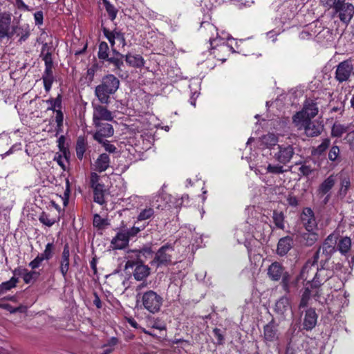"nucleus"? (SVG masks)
I'll return each instance as SVG.
<instances>
[{
  "mask_svg": "<svg viewBox=\"0 0 354 354\" xmlns=\"http://www.w3.org/2000/svg\"><path fill=\"white\" fill-rule=\"evenodd\" d=\"M120 82L113 75L104 76L101 84L95 87V95L102 104H108L110 95L113 94L119 88Z\"/></svg>",
  "mask_w": 354,
  "mask_h": 354,
  "instance_id": "f257e3e1",
  "label": "nucleus"
},
{
  "mask_svg": "<svg viewBox=\"0 0 354 354\" xmlns=\"http://www.w3.org/2000/svg\"><path fill=\"white\" fill-rule=\"evenodd\" d=\"M175 256L174 246L171 243H166L156 252L151 265L156 267L168 266L173 263V259Z\"/></svg>",
  "mask_w": 354,
  "mask_h": 354,
  "instance_id": "f03ea898",
  "label": "nucleus"
},
{
  "mask_svg": "<svg viewBox=\"0 0 354 354\" xmlns=\"http://www.w3.org/2000/svg\"><path fill=\"white\" fill-rule=\"evenodd\" d=\"M142 307L152 314L158 313L162 305L163 299L153 290L144 292L140 297Z\"/></svg>",
  "mask_w": 354,
  "mask_h": 354,
  "instance_id": "7ed1b4c3",
  "label": "nucleus"
},
{
  "mask_svg": "<svg viewBox=\"0 0 354 354\" xmlns=\"http://www.w3.org/2000/svg\"><path fill=\"white\" fill-rule=\"evenodd\" d=\"M202 25L207 31V35H209V41L212 49L218 46L230 48L229 46L225 45L227 40L232 39L228 33L223 32L221 35H218L216 27L210 23H203Z\"/></svg>",
  "mask_w": 354,
  "mask_h": 354,
  "instance_id": "20e7f679",
  "label": "nucleus"
},
{
  "mask_svg": "<svg viewBox=\"0 0 354 354\" xmlns=\"http://www.w3.org/2000/svg\"><path fill=\"white\" fill-rule=\"evenodd\" d=\"M267 274L272 281H278L281 279L283 289L286 292L289 291L290 276L288 272L285 271L284 268L279 262L275 261L271 263L268 268Z\"/></svg>",
  "mask_w": 354,
  "mask_h": 354,
  "instance_id": "39448f33",
  "label": "nucleus"
},
{
  "mask_svg": "<svg viewBox=\"0 0 354 354\" xmlns=\"http://www.w3.org/2000/svg\"><path fill=\"white\" fill-rule=\"evenodd\" d=\"M153 252L151 248L145 247L142 250H133L127 252L126 268H132L135 265L144 263L148 258L152 257Z\"/></svg>",
  "mask_w": 354,
  "mask_h": 354,
  "instance_id": "423d86ee",
  "label": "nucleus"
},
{
  "mask_svg": "<svg viewBox=\"0 0 354 354\" xmlns=\"http://www.w3.org/2000/svg\"><path fill=\"white\" fill-rule=\"evenodd\" d=\"M270 154L279 164L286 165L292 159L295 151L291 145H277L275 151H271Z\"/></svg>",
  "mask_w": 354,
  "mask_h": 354,
  "instance_id": "0eeeda50",
  "label": "nucleus"
},
{
  "mask_svg": "<svg viewBox=\"0 0 354 354\" xmlns=\"http://www.w3.org/2000/svg\"><path fill=\"white\" fill-rule=\"evenodd\" d=\"M318 113L317 104L312 100H306L302 110L297 112L293 117V122L301 123V120L312 119Z\"/></svg>",
  "mask_w": 354,
  "mask_h": 354,
  "instance_id": "6e6552de",
  "label": "nucleus"
},
{
  "mask_svg": "<svg viewBox=\"0 0 354 354\" xmlns=\"http://www.w3.org/2000/svg\"><path fill=\"white\" fill-rule=\"evenodd\" d=\"M336 14L340 21L344 24H348L354 15V6L349 3H346L343 1L338 0L334 8Z\"/></svg>",
  "mask_w": 354,
  "mask_h": 354,
  "instance_id": "1a4fd4ad",
  "label": "nucleus"
},
{
  "mask_svg": "<svg viewBox=\"0 0 354 354\" xmlns=\"http://www.w3.org/2000/svg\"><path fill=\"white\" fill-rule=\"evenodd\" d=\"M320 256V250H317V252L314 254L313 261H308L304 266L299 275V278L307 281L308 286L312 283L311 277H314L315 274L316 270H317V267L315 266V263H317L318 259Z\"/></svg>",
  "mask_w": 354,
  "mask_h": 354,
  "instance_id": "9d476101",
  "label": "nucleus"
},
{
  "mask_svg": "<svg viewBox=\"0 0 354 354\" xmlns=\"http://www.w3.org/2000/svg\"><path fill=\"white\" fill-rule=\"evenodd\" d=\"M353 73V64L351 59L340 62L336 68L335 79L339 82H346Z\"/></svg>",
  "mask_w": 354,
  "mask_h": 354,
  "instance_id": "9b49d317",
  "label": "nucleus"
},
{
  "mask_svg": "<svg viewBox=\"0 0 354 354\" xmlns=\"http://www.w3.org/2000/svg\"><path fill=\"white\" fill-rule=\"evenodd\" d=\"M301 123L294 122L298 129H304L307 136L314 137L319 135L322 131V126L311 119L301 120Z\"/></svg>",
  "mask_w": 354,
  "mask_h": 354,
  "instance_id": "f8f14e48",
  "label": "nucleus"
},
{
  "mask_svg": "<svg viewBox=\"0 0 354 354\" xmlns=\"http://www.w3.org/2000/svg\"><path fill=\"white\" fill-rule=\"evenodd\" d=\"M93 120L95 127H100L101 120L111 121L113 120L112 113L106 107L93 103Z\"/></svg>",
  "mask_w": 354,
  "mask_h": 354,
  "instance_id": "ddd939ff",
  "label": "nucleus"
},
{
  "mask_svg": "<svg viewBox=\"0 0 354 354\" xmlns=\"http://www.w3.org/2000/svg\"><path fill=\"white\" fill-rule=\"evenodd\" d=\"M313 295L315 300L318 301L321 304L326 303V299L324 298L323 300L321 299L319 295V290L315 289L314 286L311 287L310 284L308 286L306 284L305 290L301 295V301L299 305V309L307 306L310 296Z\"/></svg>",
  "mask_w": 354,
  "mask_h": 354,
  "instance_id": "4468645a",
  "label": "nucleus"
},
{
  "mask_svg": "<svg viewBox=\"0 0 354 354\" xmlns=\"http://www.w3.org/2000/svg\"><path fill=\"white\" fill-rule=\"evenodd\" d=\"M337 237L333 234L328 236L322 247L318 250L322 251V255L325 256V261L328 260L331 255L335 252Z\"/></svg>",
  "mask_w": 354,
  "mask_h": 354,
  "instance_id": "2eb2a0df",
  "label": "nucleus"
},
{
  "mask_svg": "<svg viewBox=\"0 0 354 354\" xmlns=\"http://www.w3.org/2000/svg\"><path fill=\"white\" fill-rule=\"evenodd\" d=\"M301 219L308 232L315 231L317 229V222L313 212L310 208L306 207L304 209Z\"/></svg>",
  "mask_w": 354,
  "mask_h": 354,
  "instance_id": "dca6fc26",
  "label": "nucleus"
},
{
  "mask_svg": "<svg viewBox=\"0 0 354 354\" xmlns=\"http://www.w3.org/2000/svg\"><path fill=\"white\" fill-rule=\"evenodd\" d=\"M332 272L328 269H326L322 266L320 269L316 270L315 274L313 277L312 283L310 286H314L315 289H318L322 283L326 281L329 278L332 277Z\"/></svg>",
  "mask_w": 354,
  "mask_h": 354,
  "instance_id": "f3484780",
  "label": "nucleus"
},
{
  "mask_svg": "<svg viewBox=\"0 0 354 354\" xmlns=\"http://www.w3.org/2000/svg\"><path fill=\"white\" fill-rule=\"evenodd\" d=\"M103 33H104V35L105 36V37L110 42L111 47H113L114 46V44L115 43V40L119 41V43L122 45V47L125 46L126 41H125L124 35L121 31H120L117 29H115V30L111 31L109 29L104 28Z\"/></svg>",
  "mask_w": 354,
  "mask_h": 354,
  "instance_id": "a211bd4d",
  "label": "nucleus"
},
{
  "mask_svg": "<svg viewBox=\"0 0 354 354\" xmlns=\"http://www.w3.org/2000/svg\"><path fill=\"white\" fill-rule=\"evenodd\" d=\"M264 339L267 342H274L279 338L278 325L272 320L264 327Z\"/></svg>",
  "mask_w": 354,
  "mask_h": 354,
  "instance_id": "6ab92c4d",
  "label": "nucleus"
},
{
  "mask_svg": "<svg viewBox=\"0 0 354 354\" xmlns=\"http://www.w3.org/2000/svg\"><path fill=\"white\" fill-rule=\"evenodd\" d=\"M98 131L94 134V138L99 142H102L105 138L113 135L114 130L111 124L106 123L100 124Z\"/></svg>",
  "mask_w": 354,
  "mask_h": 354,
  "instance_id": "aec40b11",
  "label": "nucleus"
},
{
  "mask_svg": "<svg viewBox=\"0 0 354 354\" xmlns=\"http://www.w3.org/2000/svg\"><path fill=\"white\" fill-rule=\"evenodd\" d=\"M11 23L10 15L6 12L0 13V42L6 37H8L10 26Z\"/></svg>",
  "mask_w": 354,
  "mask_h": 354,
  "instance_id": "412c9836",
  "label": "nucleus"
},
{
  "mask_svg": "<svg viewBox=\"0 0 354 354\" xmlns=\"http://www.w3.org/2000/svg\"><path fill=\"white\" fill-rule=\"evenodd\" d=\"M129 242L128 235L122 230H120L111 241V245L114 249L121 250L126 248Z\"/></svg>",
  "mask_w": 354,
  "mask_h": 354,
  "instance_id": "4be33fe9",
  "label": "nucleus"
},
{
  "mask_svg": "<svg viewBox=\"0 0 354 354\" xmlns=\"http://www.w3.org/2000/svg\"><path fill=\"white\" fill-rule=\"evenodd\" d=\"M275 312L285 316L288 312H291V306L287 297H282L277 301L274 307Z\"/></svg>",
  "mask_w": 354,
  "mask_h": 354,
  "instance_id": "5701e85b",
  "label": "nucleus"
},
{
  "mask_svg": "<svg viewBox=\"0 0 354 354\" xmlns=\"http://www.w3.org/2000/svg\"><path fill=\"white\" fill-rule=\"evenodd\" d=\"M317 315L315 310L313 308H309L306 311V314L304 319V328L307 330L313 329L317 324Z\"/></svg>",
  "mask_w": 354,
  "mask_h": 354,
  "instance_id": "b1692460",
  "label": "nucleus"
},
{
  "mask_svg": "<svg viewBox=\"0 0 354 354\" xmlns=\"http://www.w3.org/2000/svg\"><path fill=\"white\" fill-rule=\"evenodd\" d=\"M261 146L265 148L270 149L271 151H275L277 145L278 139L277 137L273 133H268L263 136L260 140Z\"/></svg>",
  "mask_w": 354,
  "mask_h": 354,
  "instance_id": "393cba45",
  "label": "nucleus"
},
{
  "mask_svg": "<svg viewBox=\"0 0 354 354\" xmlns=\"http://www.w3.org/2000/svg\"><path fill=\"white\" fill-rule=\"evenodd\" d=\"M110 165V158L106 153L99 156L94 163V169L98 172L106 171Z\"/></svg>",
  "mask_w": 354,
  "mask_h": 354,
  "instance_id": "a878e982",
  "label": "nucleus"
},
{
  "mask_svg": "<svg viewBox=\"0 0 354 354\" xmlns=\"http://www.w3.org/2000/svg\"><path fill=\"white\" fill-rule=\"evenodd\" d=\"M70 250L68 245L64 248L60 262V272L65 278L69 269Z\"/></svg>",
  "mask_w": 354,
  "mask_h": 354,
  "instance_id": "bb28decb",
  "label": "nucleus"
},
{
  "mask_svg": "<svg viewBox=\"0 0 354 354\" xmlns=\"http://www.w3.org/2000/svg\"><path fill=\"white\" fill-rule=\"evenodd\" d=\"M257 171L261 173H270L272 174H283L286 171L283 169V165L281 164L272 165L269 163L268 165H261L257 169Z\"/></svg>",
  "mask_w": 354,
  "mask_h": 354,
  "instance_id": "cd10ccee",
  "label": "nucleus"
},
{
  "mask_svg": "<svg viewBox=\"0 0 354 354\" xmlns=\"http://www.w3.org/2000/svg\"><path fill=\"white\" fill-rule=\"evenodd\" d=\"M292 245V239L290 236L281 238L277 245V254L283 256L288 253Z\"/></svg>",
  "mask_w": 354,
  "mask_h": 354,
  "instance_id": "c85d7f7f",
  "label": "nucleus"
},
{
  "mask_svg": "<svg viewBox=\"0 0 354 354\" xmlns=\"http://www.w3.org/2000/svg\"><path fill=\"white\" fill-rule=\"evenodd\" d=\"M127 63L132 67H142L144 66L145 61L142 57L140 55H133L129 53L125 56Z\"/></svg>",
  "mask_w": 354,
  "mask_h": 354,
  "instance_id": "c756f323",
  "label": "nucleus"
},
{
  "mask_svg": "<svg viewBox=\"0 0 354 354\" xmlns=\"http://www.w3.org/2000/svg\"><path fill=\"white\" fill-rule=\"evenodd\" d=\"M336 183L335 176L330 175L319 185L318 191L322 194L328 193Z\"/></svg>",
  "mask_w": 354,
  "mask_h": 354,
  "instance_id": "7c9ffc66",
  "label": "nucleus"
},
{
  "mask_svg": "<svg viewBox=\"0 0 354 354\" xmlns=\"http://www.w3.org/2000/svg\"><path fill=\"white\" fill-rule=\"evenodd\" d=\"M52 69L53 68H45L44 72L42 75L44 86L46 92L50 91L52 87V84L55 80Z\"/></svg>",
  "mask_w": 354,
  "mask_h": 354,
  "instance_id": "2f4dec72",
  "label": "nucleus"
},
{
  "mask_svg": "<svg viewBox=\"0 0 354 354\" xmlns=\"http://www.w3.org/2000/svg\"><path fill=\"white\" fill-rule=\"evenodd\" d=\"M142 263H138L133 272L135 279L138 281L145 279L149 274V267Z\"/></svg>",
  "mask_w": 354,
  "mask_h": 354,
  "instance_id": "473e14b6",
  "label": "nucleus"
},
{
  "mask_svg": "<svg viewBox=\"0 0 354 354\" xmlns=\"http://www.w3.org/2000/svg\"><path fill=\"white\" fill-rule=\"evenodd\" d=\"M349 129V126L339 122H335L331 129V135L333 137L340 138Z\"/></svg>",
  "mask_w": 354,
  "mask_h": 354,
  "instance_id": "72a5a7b5",
  "label": "nucleus"
},
{
  "mask_svg": "<svg viewBox=\"0 0 354 354\" xmlns=\"http://www.w3.org/2000/svg\"><path fill=\"white\" fill-rule=\"evenodd\" d=\"M351 187V180L348 176H342L340 180V187L338 194L340 197L344 198Z\"/></svg>",
  "mask_w": 354,
  "mask_h": 354,
  "instance_id": "f704fd0d",
  "label": "nucleus"
},
{
  "mask_svg": "<svg viewBox=\"0 0 354 354\" xmlns=\"http://www.w3.org/2000/svg\"><path fill=\"white\" fill-rule=\"evenodd\" d=\"M93 195H94V201L102 205L104 203V186L103 185H97L93 187Z\"/></svg>",
  "mask_w": 354,
  "mask_h": 354,
  "instance_id": "c9c22d12",
  "label": "nucleus"
},
{
  "mask_svg": "<svg viewBox=\"0 0 354 354\" xmlns=\"http://www.w3.org/2000/svg\"><path fill=\"white\" fill-rule=\"evenodd\" d=\"M19 281L18 278L15 277H11V279L7 281L3 282L0 284L1 292L2 294L10 290L11 289L15 288Z\"/></svg>",
  "mask_w": 354,
  "mask_h": 354,
  "instance_id": "e433bc0d",
  "label": "nucleus"
},
{
  "mask_svg": "<svg viewBox=\"0 0 354 354\" xmlns=\"http://www.w3.org/2000/svg\"><path fill=\"white\" fill-rule=\"evenodd\" d=\"M272 219L277 228L284 229V215L281 212L274 211Z\"/></svg>",
  "mask_w": 354,
  "mask_h": 354,
  "instance_id": "4c0bfd02",
  "label": "nucleus"
},
{
  "mask_svg": "<svg viewBox=\"0 0 354 354\" xmlns=\"http://www.w3.org/2000/svg\"><path fill=\"white\" fill-rule=\"evenodd\" d=\"M351 246V240L350 238L346 236L342 238L338 243V250L342 254L347 253Z\"/></svg>",
  "mask_w": 354,
  "mask_h": 354,
  "instance_id": "58836bf2",
  "label": "nucleus"
},
{
  "mask_svg": "<svg viewBox=\"0 0 354 354\" xmlns=\"http://www.w3.org/2000/svg\"><path fill=\"white\" fill-rule=\"evenodd\" d=\"M46 103L49 104L48 107V110L56 111V110L60 109L62 106V97L59 95L55 98H50L46 100Z\"/></svg>",
  "mask_w": 354,
  "mask_h": 354,
  "instance_id": "ea45409f",
  "label": "nucleus"
},
{
  "mask_svg": "<svg viewBox=\"0 0 354 354\" xmlns=\"http://www.w3.org/2000/svg\"><path fill=\"white\" fill-rule=\"evenodd\" d=\"M302 237L307 245H312L318 239V234L314 231L308 232L307 233H304Z\"/></svg>",
  "mask_w": 354,
  "mask_h": 354,
  "instance_id": "a19ab883",
  "label": "nucleus"
},
{
  "mask_svg": "<svg viewBox=\"0 0 354 354\" xmlns=\"http://www.w3.org/2000/svg\"><path fill=\"white\" fill-rule=\"evenodd\" d=\"M124 55L120 53H117V56H113L106 59L110 63L113 64L117 70H121L123 66Z\"/></svg>",
  "mask_w": 354,
  "mask_h": 354,
  "instance_id": "79ce46f5",
  "label": "nucleus"
},
{
  "mask_svg": "<svg viewBox=\"0 0 354 354\" xmlns=\"http://www.w3.org/2000/svg\"><path fill=\"white\" fill-rule=\"evenodd\" d=\"M93 226L98 229H103L105 226L109 225V222L106 218H102L97 214L93 216Z\"/></svg>",
  "mask_w": 354,
  "mask_h": 354,
  "instance_id": "37998d69",
  "label": "nucleus"
},
{
  "mask_svg": "<svg viewBox=\"0 0 354 354\" xmlns=\"http://www.w3.org/2000/svg\"><path fill=\"white\" fill-rule=\"evenodd\" d=\"M39 275V272L37 271L25 272L23 274V279L28 284L36 281Z\"/></svg>",
  "mask_w": 354,
  "mask_h": 354,
  "instance_id": "c03bdc74",
  "label": "nucleus"
},
{
  "mask_svg": "<svg viewBox=\"0 0 354 354\" xmlns=\"http://www.w3.org/2000/svg\"><path fill=\"white\" fill-rule=\"evenodd\" d=\"M47 44H45L42 48L41 54L43 55V60L45 62V68H53V59H52V55L50 52L44 53L45 48L46 47Z\"/></svg>",
  "mask_w": 354,
  "mask_h": 354,
  "instance_id": "a18cd8bd",
  "label": "nucleus"
},
{
  "mask_svg": "<svg viewBox=\"0 0 354 354\" xmlns=\"http://www.w3.org/2000/svg\"><path fill=\"white\" fill-rule=\"evenodd\" d=\"M39 220L41 223L48 227H51L57 221L55 218L50 217L48 214H47L45 212L41 213V214L39 217Z\"/></svg>",
  "mask_w": 354,
  "mask_h": 354,
  "instance_id": "49530a36",
  "label": "nucleus"
},
{
  "mask_svg": "<svg viewBox=\"0 0 354 354\" xmlns=\"http://www.w3.org/2000/svg\"><path fill=\"white\" fill-rule=\"evenodd\" d=\"M106 10L110 17V19L113 21L116 18L118 10L115 8L114 6L111 4L107 0L103 1Z\"/></svg>",
  "mask_w": 354,
  "mask_h": 354,
  "instance_id": "de8ad7c7",
  "label": "nucleus"
},
{
  "mask_svg": "<svg viewBox=\"0 0 354 354\" xmlns=\"http://www.w3.org/2000/svg\"><path fill=\"white\" fill-rule=\"evenodd\" d=\"M154 211L151 207H147L140 211L138 216V221H145L153 216Z\"/></svg>",
  "mask_w": 354,
  "mask_h": 354,
  "instance_id": "09e8293b",
  "label": "nucleus"
},
{
  "mask_svg": "<svg viewBox=\"0 0 354 354\" xmlns=\"http://www.w3.org/2000/svg\"><path fill=\"white\" fill-rule=\"evenodd\" d=\"M109 46L108 44L102 41L99 45L98 57L100 59H106L109 57Z\"/></svg>",
  "mask_w": 354,
  "mask_h": 354,
  "instance_id": "8fccbe9b",
  "label": "nucleus"
},
{
  "mask_svg": "<svg viewBox=\"0 0 354 354\" xmlns=\"http://www.w3.org/2000/svg\"><path fill=\"white\" fill-rule=\"evenodd\" d=\"M53 249L54 246L53 243H48L43 253L39 254L42 257H44L46 260H49L53 256Z\"/></svg>",
  "mask_w": 354,
  "mask_h": 354,
  "instance_id": "3c124183",
  "label": "nucleus"
},
{
  "mask_svg": "<svg viewBox=\"0 0 354 354\" xmlns=\"http://www.w3.org/2000/svg\"><path fill=\"white\" fill-rule=\"evenodd\" d=\"M85 151V145L84 140L79 139L77 143L76 147V153L77 156L79 159H82L83 158V155Z\"/></svg>",
  "mask_w": 354,
  "mask_h": 354,
  "instance_id": "603ef678",
  "label": "nucleus"
},
{
  "mask_svg": "<svg viewBox=\"0 0 354 354\" xmlns=\"http://www.w3.org/2000/svg\"><path fill=\"white\" fill-rule=\"evenodd\" d=\"M44 260L46 259L44 257H42L40 254H38L32 261L29 263L28 266L32 270L36 269L41 265Z\"/></svg>",
  "mask_w": 354,
  "mask_h": 354,
  "instance_id": "864d4df0",
  "label": "nucleus"
},
{
  "mask_svg": "<svg viewBox=\"0 0 354 354\" xmlns=\"http://www.w3.org/2000/svg\"><path fill=\"white\" fill-rule=\"evenodd\" d=\"M339 147L337 146H333L329 151L328 158L331 161H335V160H337V157L339 156Z\"/></svg>",
  "mask_w": 354,
  "mask_h": 354,
  "instance_id": "5fc2aeb1",
  "label": "nucleus"
},
{
  "mask_svg": "<svg viewBox=\"0 0 354 354\" xmlns=\"http://www.w3.org/2000/svg\"><path fill=\"white\" fill-rule=\"evenodd\" d=\"M54 160L57 162V164L65 170L66 168V163L68 162L67 158L66 156H62V155L55 156Z\"/></svg>",
  "mask_w": 354,
  "mask_h": 354,
  "instance_id": "6e6d98bb",
  "label": "nucleus"
},
{
  "mask_svg": "<svg viewBox=\"0 0 354 354\" xmlns=\"http://www.w3.org/2000/svg\"><path fill=\"white\" fill-rule=\"evenodd\" d=\"M123 230L128 235V239H130L131 238L136 236L138 233L140 232L141 229L138 227L133 226L129 229H123Z\"/></svg>",
  "mask_w": 354,
  "mask_h": 354,
  "instance_id": "4d7b16f0",
  "label": "nucleus"
},
{
  "mask_svg": "<svg viewBox=\"0 0 354 354\" xmlns=\"http://www.w3.org/2000/svg\"><path fill=\"white\" fill-rule=\"evenodd\" d=\"M299 171L303 176H308L312 173L313 169L310 165L304 164L299 168Z\"/></svg>",
  "mask_w": 354,
  "mask_h": 354,
  "instance_id": "13d9d810",
  "label": "nucleus"
},
{
  "mask_svg": "<svg viewBox=\"0 0 354 354\" xmlns=\"http://www.w3.org/2000/svg\"><path fill=\"white\" fill-rule=\"evenodd\" d=\"M329 145H330V140L328 139H325L317 147L316 150L319 153H322L329 147Z\"/></svg>",
  "mask_w": 354,
  "mask_h": 354,
  "instance_id": "bf43d9fd",
  "label": "nucleus"
},
{
  "mask_svg": "<svg viewBox=\"0 0 354 354\" xmlns=\"http://www.w3.org/2000/svg\"><path fill=\"white\" fill-rule=\"evenodd\" d=\"M351 148L354 150V131L348 132L345 138Z\"/></svg>",
  "mask_w": 354,
  "mask_h": 354,
  "instance_id": "052dcab7",
  "label": "nucleus"
},
{
  "mask_svg": "<svg viewBox=\"0 0 354 354\" xmlns=\"http://www.w3.org/2000/svg\"><path fill=\"white\" fill-rule=\"evenodd\" d=\"M101 143L103 145L106 151L111 152V153H113L115 151L116 147L113 145H111L107 140H104L103 142Z\"/></svg>",
  "mask_w": 354,
  "mask_h": 354,
  "instance_id": "680f3d73",
  "label": "nucleus"
},
{
  "mask_svg": "<svg viewBox=\"0 0 354 354\" xmlns=\"http://www.w3.org/2000/svg\"><path fill=\"white\" fill-rule=\"evenodd\" d=\"M34 18H35V24L37 25H41L43 24L44 16H43V12L41 11L36 12L34 14Z\"/></svg>",
  "mask_w": 354,
  "mask_h": 354,
  "instance_id": "e2e57ef3",
  "label": "nucleus"
},
{
  "mask_svg": "<svg viewBox=\"0 0 354 354\" xmlns=\"http://www.w3.org/2000/svg\"><path fill=\"white\" fill-rule=\"evenodd\" d=\"M55 121L57 126L60 127L63 123L64 115L60 109L56 110Z\"/></svg>",
  "mask_w": 354,
  "mask_h": 354,
  "instance_id": "0e129e2a",
  "label": "nucleus"
},
{
  "mask_svg": "<svg viewBox=\"0 0 354 354\" xmlns=\"http://www.w3.org/2000/svg\"><path fill=\"white\" fill-rule=\"evenodd\" d=\"M337 1L336 0H320L321 3L328 9L332 7L334 8Z\"/></svg>",
  "mask_w": 354,
  "mask_h": 354,
  "instance_id": "69168bd1",
  "label": "nucleus"
},
{
  "mask_svg": "<svg viewBox=\"0 0 354 354\" xmlns=\"http://www.w3.org/2000/svg\"><path fill=\"white\" fill-rule=\"evenodd\" d=\"M99 176L96 173H92L91 176V187H95L97 185H102L98 183Z\"/></svg>",
  "mask_w": 354,
  "mask_h": 354,
  "instance_id": "338daca9",
  "label": "nucleus"
},
{
  "mask_svg": "<svg viewBox=\"0 0 354 354\" xmlns=\"http://www.w3.org/2000/svg\"><path fill=\"white\" fill-rule=\"evenodd\" d=\"M287 202L288 203V204L291 206H293V207H295L298 204V201H297V198L292 195V194H289L288 196H287Z\"/></svg>",
  "mask_w": 354,
  "mask_h": 354,
  "instance_id": "774afa93",
  "label": "nucleus"
}]
</instances>
